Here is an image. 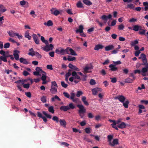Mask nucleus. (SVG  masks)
<instances>
[{"label": "nucleus", "mask_w": 148, "mask_h": 148, "mask_svg": "<svg viewBox=\"0 0 148 148\" xmlns=\"http://www.w3.org/2000/svg\"><path fill=\"white\" fill-rule=\"evenodd\" d=\"M77 106L79 109L78 110V114L81 117L83 118L84 114L86 112V109L84 106L82 104H78Z\"/></svg>", "instance_id": "nucleus-1"}, {"label": "nucleus", "mask_w": 148, "mask_h": 148, "mask_svg": "<svg viewBox=\"0 0 148 148\" xmlns=\"http://www.w3.org/2000/svg\"><path fill=\"white\" fill-rule=\"evenodd\" d=\"M58 86L56 82H52L51 84V88L50 90L51 93L55 94L57 92Z\"/></svg>", "instance_id": "nucleus-2"}, {"label": "nucleus", "mask_w": 148, "mask_h": 148, "mask_svg": "<svg viewBox=\"0 0 148 148\" xmlns=\"http://www.w3.org/2000/svg\"><path fill=\"white\" fill-rule=\"evenodd\" d=\"M92 69V67L91 65L87 64L84 68L83 72L84 74L90 73L91 72V69Z\"/></svg>", "instance_id": "nucleus-3"}, {"label": "nucleus", "mask_w": 148, "mask_h": 148, "mask_svg": "<svg viewBox=\"0 0 148 148\" xmlns=\"http://www.w3.org/2000/svg\"><path fill=\"white\" fill-rule=\"evenodd\" d=\"M145 67H143L141 69L142 75L143 76H148V64L147 63L145 65Z\"/></svg>", "instance_id": "nucleus-4"}, {"label": "nucleus", "mask_w": 148, "mask_h": 148, "mask_svg": "<svg viewBox=\"0 0 148 148\" xmlns=\"http://www.w3.org/2000/svg\"><path fill=\"white\" fill-rule=\"evenodd\" d=\"M139 59H141L143 63L142 65H146L147 64V60L145 55L144 53H142L140 55V56L139 57Z\"/></svg>", "instance_id": "nucleus-5"}, {"label": "nucleus", "mask_w": 148, "mask_h": 148, "mask_svg": "<svg viewBox=\"0 0 148 148\" xmlns=\"http://www.w3.org/2000/svg\"><path fill=\"white\" fill-rule=\"evenodd\" d=\"M55 52L58 54L64 55L65 54L64 49L61 47H60L56 49L55 50Z\"/></svg>", "instance_id": "nucleus-6"}, {"label": "nucleus", "mask_w": 148, "mask_h": 148, "mask_svg": "<svg viewBox=\"0 0 148 148\" xmlns=\"http://www.w3.org/2000/svg\"><path fill=\"white\" fill-rule=\"evenodd\" d=\"M102 91V89L99 88H96L92 90V94L94 95H96L98 92H100Z\"/></svg>", "instance_id": "nucleus-7"}, {"label": "nucleus", "mask_w": 148, "mask_h": 148, "mask_svg": "<svg viewBox=\"0 0 148 148\" xmlns=\"http://www.w3.org/2000/svg\"><path fill=\"white\" fill-rule=\"evenodd\" d=\"M115 99H118L121 103L123 102L125 100V98L123 95H119L115 98Z\"/></svg>", "instance_id": "nucleus-8"}, {"label": "nucleus", "mask_w": 148, "mask_h": 148, "mask_svg": "<svg viewBox=\"0 0 148 148\" xmlns=\"http://www.w3.org/2000/svg\"><path fill=\"white\" fill-rule=\"evenodd\" d=\"M133 30L137 32L138 31H140L142 30V27L139 25H134L133 27Z\"/></svg>", "instance_id": "nucleus-9"}, {"label": "nucleus", "mask_w": 148, "mask_h": 148, "mask_svg": "<svg viewBox=\"0 0 148 148\" xmlns=\"http://www.w3.org/2000/svg\"><path fill=\"white\" fill-rule=\"evenodd\" d=\"M20 52L19 51L15 50L14 51L13 55L14 58L16 60H18L19 59V56L18 54Z\"/></svg>", "instance_id": "nucleus-10"}, {"label": "nucleus", "mask_w": 148, "mask_h": 148, "mask_svg": "<svg viewBox=\"0 0 148 148\" xmlns=\"http://www.w3.org/2000/svg\"><path fill=\"white\" fill-rule=\"evenodd\" d=\"M50 10L51 13L54 14L55 16L58 15L60 13V12L55 8H52Z\"/></svg>", "instance_id": "nucleus-11"}, {"label": "nucleus", "mask_w": 148, "mask_h": 148, "mask_svg": "<svg viewBox=\"0 0 148 148\" xmlns=\"http://www.w3.org/2000/svg\"><path fill=\"white\" fill-rule=\"evenodd\" d=\"M69 68L75 71H80V69L77 67L76 66L73 65L71 64L70 63L69 64Z\"/></svg>", "instance_id": "nucleus-12"}, {"label": "nucleus", "mask_w": 148, "mask_h": 148, "mask_svg": "<svg viewBox=\"0 0 148 148\" xmlns=\"http://www.w3.org/2000/svg\"><path fill=\"white\" fill-rule=\"evenodd\" d=\"M114 48V47L113 45H110L106 46L105 48V49L106 51H108L113 49Z\"/></svg>", "instance_id": "nucleus-13"}, {"label": "nucleus", "mask_w": 148, "mask_h": 148, "mask_svg": "<svg viewBox=\"0 0 148 148\" xmlns=\"http://www.w3.org/2000/svg\"><path fill=\"white\" fill-rule=\"evenodd\" d=\"M84 29L83 26L82 25H80L79 26V29L76 30L75 32L77 33H82Z\"/></svg>", "instance_id": "nucleus-14"}, {"label": "nucleus", "mask_w": 148, "mask_h": 148, "mask_svg": "<svg viewBox=\"0 0 148 148\" xmlns=\"http://www.w3.org/2000/svg\"><path fill=\"white\" fill-rule=\"evenodd\" d=\"M119 144V140L117 139H114L112 143L110 142L109 145L112 146H114L115 145H118Z\"/></svg>", "instance_id": "nucleus-15"}, {"label": "nucleus", "mask_w": 148, "mask_h": 148, "mask_svg": "<svg viewBox=\"0 0 148 148\" xmlns=\"http://www.w3.org/2000/svg\"><path fill=\"white\" fill-rule=\"evenodd\" d=\"M32 37L35 43L37 45L39 44V40L38 39V37L36 35V34H34L33 35Z\"/></svg>", "instance_id": "nucleus-16"}, {"label": "nucleus", "mask_w": 148, "mask_h": 148, "mask_svg": "<svg viewBox=\"0 0 148 148\" xmlns=\"http://www.w3.org/2000/svg\"><path fill=\"white\" fill-rule=\"evenodd\" d=\"M126 125L124 122H122L120 124H119L117 125V127L120 129H123L125 128Z\"/></svg>", "instance_id": "nucleus-17"}, {"label": "nucleus", "mask_w": 148, "mask_h": 148, "mask_svg": "<svg viewBox=\"0 0 148 148\" xmlns=\"http://www.w3.org/2000/svg\"><path fill=\"white\" fill-rule=\"evenodd\" d=\"M8 33L9 36L12 37H14L16 36L17 33L12 30L9 31L8 32Z\"/></svg>", "instance_id": "nucleus-18"}, {"label": "nucleus", "mask_w": 148, "mask_h": 148, "mask_svg": "<svg viewBox=\"0 0 148 148\" xmlns=\"http://www.w3.org/2000/svg\"><path fill=\"white\" fill-rule=\"evenodd\" d=\"M111 17L112 15L111 14H109L108 16L103 15L101 17V18L103 20L106 21L108 18L110 19L111 18Z\"/></svg>", "instance_id": "nucleus-19"}, {"label": "nucleus", "mask_w": 148, "mask_h": 148, "mask_svg": "<svg viewBox=\"0 0 148 148\" xmlns=\"http://www.w3.org/2000/svg\"><path fill=\"white\" fill-rule=\"evenodd\" d=\"M109 67L110 68V70L112 71H115L118 69V68L115 65L112 64L110 65Z\"/></svg>", "instance_id": "nucleus-20"}, {"label": "nucleus", "mask_w": 148, "mask_h": 148, "mask_svg": "<svg viewBox=\"0 0 148 148\" xmlns=\"http://www.w3.org/2000/svg\"><path fill=\"white\" fill-rule=\"evenodd\" d=\"M104 46L101 44H98L95 45L94 48V49L95 50L98 51L99 49H101Z\"/></svg>", "instance_id": "nucleus-21"}, {"label": "nucleus", "mask_w": 148, "mask_h": 148, "mask_svg": "<svg viewBox=\"0 0 148 148\" xmlns=\"http://www.w3.org/2000/svg\"><path fill=\"white\" fill-rule=\"evenodd\" d=\"M86 97L85 96H82V100L84 104L86 106H88L89 105L88 102L86 101Z\"/></svg>", "instance_id": "nucleus-22"}, {"label": "nucleus", "mask_w": 148, "mask_h": 148, "mask_svg": "<svg viewBox=\"0 0 148 148\" xmlns=\"http://www.w3.org/2000/svg\"><path fill=\"white\" fill-rule=\"evenodd\" d=\"M60 124V125L64 127H66V121L64 119H60L59 120Z\"/></svg>", "instance_id": "nucleus-23"}, {"label": "nucleus", "mask_w": 148, "mask_h": 148, "mask_svg": "<svg viewBox=\"0 0 148 148\" xmlns=\"http://www.w3.org/2000/svg\"><path fill=\"white\" fill-rule=\"evenodd\" d=\"M46 45L44 47H42V49L43 50L46 51L48 52L50 50V47L48 45V44H46Z\"/></svg>", "instance_id": "nucleus-24"}, {"label": "nucleus", "mask_w": 148, "mask_h": 148, "mask_svg": "<svg viewBox=\"0 0 148 148\" xmlns=\"http://www.w3.org/2000/svg\"><path fill=\"white\" fill-rule=\"evenodd\" d=\"M60 109L62 110H63L64 111H66L69 110V108L68 106H61L60 107Z\"/></svg>", "instance_id": "nucleus-25"}, {"label": "nucleus", "mask_w": 148, "mask_h": 148, "mask_svg": "<svg viewBox=\"0 0 148 148\" xmlns=\"http://www.w3.org/2000/svg\"><path fill=\"white\" fill-rule=\"evenodd\" d=\"M126 8H130L131 9L134 10V6L132 3H129L127 5Z\"/></svg>", "instance_id": "nucleus-26"}, {"label": "nucleus", "mask_w": 148, "mask_h": 148, "mask_svg": "<svg viewBox=\"0 0 148 148\" xmlns=\"http://www.w3.org/2000/svg\"><path fill=\"white\" fill-rule=\"evenodd\" d=\"M25 37L27 38L28 40H30L32 38V37L29 35V31H26L25 32Z\"/></svg>", "instance_id": "nucleus-27"}, {"label": "nucleus", "mask_w": 148, "mask_h": 148, "mask_svg": "<svg viewBox=\"0 0 148 148\" xmlns=\"http://www.w3.org/2000/svg\"><path fill=\"white\" fill-rule=\"evenodd\" d=\"M41 75L42 76L41 78L42 80H46L47 78L46 73L45 72H44L42 73L41 74Z\"/></svg>", "instance_id": "nucleus-28"}, {"label": "nucleus", "mask_w": 148, "mask_h": 148, "mask_svg": "<svg viewBox=\"0 0 148 148\" xmlns=\"http://www.w3.org/2000/svg\"><path fill=\"white\" fill-rule=\"evenodd\" d=\"M123 106L126 108H127L128 107V104L129 103V102L128 100H126L125 102H123Z\"/></svg>", "instance_id": "nucleus-29"}, {"label": "nucleus", "mask_w": 148, "mask_h": 148, "mask_svg": "<svg viewBox=\"0 0 148 148\" xmlns=\"http://www.w3.org/2000/svg\"><path fill=\"white\" fill-rule=\"evenodd\" d=\"M44 25L46 26H50L52 25H53V23L52 22L51 20H49L48 21L47 23H44Z\"/></svg>", "instance_id": "nucleus-30"}, {"label": "nucleus", "mask_w": 148, "mask_h": 148, "mask_svg": "<svg viewBox=\"0 0 148 148\" xmlns=\"http://www.w3.org/2000/svg\"><path fill=\"white\" fill-rule=\"evenodd\" d=\"M29 51L30 52L28 53V54L29 55L31 56H32L35 55L36 52L33 51V49L32 48L29 49Z\"/></svg>", "instance_id": "nucleus-31"}, {"label": "nucleus", "mask_w": 148, "mask_h": 148, "mask_svg": "<svg viewBox=\"0 0 148 148\" xmlns=\"http://www.w3.org/2000/svg\"><path fill=\"white\" fill-rule=\"evenodd\" d=\"M69 51L70 52L69 54L75 56L77 55V54H76L75 52L71 48H70L69 49Z\"/></svg>", "instance_id": "nucleus-32"}, {"label": "nucleus", "mask_w": 148, "mask_h": 148, "mask_svg": "<svg viewBox=\"0 0 148 148\" xmlns=\"http://www.w3.org/2000/svg\"><path fill=\"white\" fill-rule=\"evenodd\" d=\"M19 61L21 63L24 64H28L29 62L27 61L26 60L23 58H20L19 59Z\"/></svg>", "instance_id": "nucleus-33"}, {"label": "nucleus", "mask_w": 148, "mask_h": 148, "mask_svg": "<svg viewBox=\"0 0 148 148\" xmlns=\"http://www.w3.org/2000/svg\"><path fill=\"white\" fill-rule=\"evenodd\" d=\"M56 100H57L58 101H61L60 99L57 95H55L54 97H53L51 98V100L52 101H54Z\"/></svg>", "instance_id": "nucleus-34"}, {"label": "nucleus", "mask_w": 148, "mask_h": 148, "mask_svg": "<svg viewBox=\"0 0 148 148\" xmlns=\"http://www.w3.org/2000/svg\"><path fill=\"white\" fill-rule=\"evenodd\" d=\"M83 1L84 4L88 5L92 4V3L89 0H83Z\"/></svg>", "instance_id": "nucleus-35"}, {"label": "nucleus", "mask_w": 148, "mask_h": 148, "mask_svg": "<svg viewBox=\"0 0 148 148\" xmlns=\"http://www.w3.org/2000/svg\"><path fill=\"white\" fill-rule=\"evenodd\" d=\"M42 112L43 114L45 115L47 118L49 119H51V115L48 114L45 111H42Z\"/></svg>", "instance_id": "nucleus-36"}, {"label": "nucleus", "mask_w": 148, "mask_h": 148, "mask_svg": "<svg viewBox=\"0 0 148 148\" xmlns=\"http://www.w3.org/2000/svg\"><path fill=\"white\" fill-rule=\"evenodd\" d=\"M134 79L130 78H127L125 79V82L127 83H132L133 82Z\"/></svg>", "instance_id": "nucleus-37"}, {"label": "nucleus", "mask_w": 148, "mask_h": 148, "mask_svg": "<svg viewBox=\"0 0 148 148\" xmlns=\"http://www.w3.org/2000/svg\"><path fill=\"white\" fill-rule=\"evenodd\" d=\"M143 5L145 6L144 9L145 11H147L148 10V2H145L143 3Z\"/></svg>", "instance_id": "nucleus-38"}, {"label": "nucleus", "mask_w": 148, "mask_h": 148, "mask_svg": "<svg viewBox=\"0 0 148 148\" xmlns=\"http://www.w3.org/2000/svg\"><path fill=\"white\" fill-rule=\"evenodd\" d=\"M27 80L25 79H22L21 80H18L17 81H16L15 82V83H18V84H20L21 83V85H23V84L24 82H25Z\"/></svg>", "instance_id": "nucleus-39"}, {"label": "nucleus", "mask_w": 148, "mask_h": 148, "mask_svg": "<svg viewBox=\"0 0 148 148\" xmlns=\"http://www.w3.org/2000/svg\"><path fill=\"white\" fill-rule=\"evenodd\" d=\"M48 110L50 112L53 114L54 113V110L52 106H50L48 108Z\"/></svg>", "instance_id": "nucleus-40"}, {"label": "nucleus", "mask_w": 148, "mask_h": 148, "mask_svg": "<svg viewBox=\"0 0 148 148\" xmlns=\"http://www.w3.org/2000/svg\"><path fill=\"white\" fill-rule=\"evenodd\" d=\"M85 132L87 134H90L91 132V129L89 127L86 128L84 129Z\"/></svg>", "instance_id": "nucleus-41"}, {"label": "nucleus", "mask_w": 148, "mask_h": 148, "mask_svg": "<svg viewBox=\"0 0 148 148\" xmlns=\"http://www.w3.org/2000/svg\"><path fill=\"white\" fill-rule=\"evenodd\" d=\"M75 58L74 57H72L70 56H69L67 60L69 61H73L75 60Z\"/></svg>", "instance_id": "nucleus-42"}, {"label": "nucleus", "mask_w": 148, "mask_h": 148, "mask_svg": "<svg viewBox=\"0 0 148 148\" xmlns=\"http://www.w3.org/2000/svg\"><path fill=\"white\" fill-rule=\"evenodd\" d=\"M41 40L42 42L45 43V44H48V41L47 40H45L44 37L42 36H41Z\"/></svg>", "instance_id": "nucleus-43"}, {"label": "nucleus", "mask_w": 148, "mask_h": 148, "mask_svg": "<svg viewBox=\"0 0 148 148\" xmlns=\"http://www.w3.org/2000/svg\"><path fill=\"white\" fill-rule=\"evenodd\" d=\"M36 71L39 72L40 74H41L43 73V72H44L41 69L40 67H38L36 68Z\"/></svg>", "instance_id": "nucleus-44"}, {"label": "nucleus", "mask_w": 148, "mask_h": 148, "mask_svg": "<svg viewBox=\"0 0 148 148\" xmlns=\"http://www.w3.org/2000/svg\"><path fill=\"white\" fill-rule=\"evenodd\" d=\"M2 61L5 62H7V60H6V59L3 57L2 56H1L0 57V65L2 63Z\"/></svg>", "instance_id": "nucleus-45"}, {"label": "nucleus", "mask_w": 148, "mask_h": 148, "mask_svg": "<svg viewBox=\"0 0 148 148\" xmlns=\"http://www.w3.org/2000/svg\"><path fill=\"white\" fill-rule=\"evenodd\" d=\"M68 106L69 108V110L70 109H73L75 108V106L72 103H69V105Z\"/></svg>", "instance_id": "nucleus-46"}, {"label": "nucleus", "mask_w": 148, "mask_h": 148, "mask_svg": "<svg viewBox=\"0 0 148 148\" xmlns=\"http://www.w3.org/2000/svg\"><path fill=\"white\" fill-rule=\"evenodd\" d=\"M41 100L43 103H46L47 101L46 97L43 96L41 98Z\"/></svg>", "instance_id": "nucleus-47"}, {"label": "nucleus", "mask_w": 148, "mask_h": 148, "mask_svg": "<svg viewBox=\"0 0 148 148\" xmlns=\"http://www.w3.org/2000/svg\"><path fill=\"white\" fill-rule=\"evenodd\" d=\"M70 48L69 47H67L65 49H64L65 51V54L66 53L68 54H69L70 52L69 51V49Z\"/></svg>", "instance_id": "nucleus-48"}, {"label": "nucleus", "mask_w": 148, "mask_h": 148, "mask_svg": "<svg viewBox=\"0 0 148 148\" xmlns=\"http://www.w3.org/2000/svg\"><path fill=\"white\" fill-rule=\"evenodd\" d=\"M124 27V26L123 24H121L119 25L118 29L120 30H122L123 29Z\"/></svg>", "instance_id": "nucleus-49"}, {"label": "nucleus", "mask_w": 148, "mask_h": 148, "mask_svg": "<svg viewBox=\"0 0 148 148\" xmlns=\"http://www.w3.org/2000/svg\"><path fill=\"white\" fill-rule=\"evenodd\" d=\"M113 136H112L110 135L108 136V141L109 142V144L110 142H111Z\"/></svg>", "instance_id": "nucleus-50"}, {"label": "nucleus", "mask_w": 148, "mask_h": 148, "mask_svg": "<svg viewBox=\"0 0 148 148\" xmlns=\"http://www.w3.org/2000/svg\"><path fill=\"white\" fill-rule=\"evenodd\" d=\"M52 120L54 121H56V123H58L59 121L58 118L56 116L53 117Z\"/></svg>", "instance_id": "nucleus-51"}, {"label": "nucleus", "mask_w": 148, "mask_h": 148, "mask_svg": "<svg viewBox=\"0 0 148 148\" xmlns=\"http://www.w3.org/2000/svg\"><path fill=\"white\" fill-rule=\"evenodd\" d=\"M131 45L132 46H134V45L138 43V41L137 40H135L134 41H132L131 42Z\"/></svg>", "instance_id": "nucleus-52"}, {"label": "nucleus", "mask_w": 148, "mask_h": 148, "mask_svg": "<svg viewBox=\"0 0 148 148\" xmlns=\"http://www.w3.org/2000/svg\"><path fill=\"white\" fill-rule=\"evenodd\" d=\"M146 32V30L145 29H142V30H140V31H139V34L140 35H143V34H145V33Z\"/></svg>", "instance_id": "nucleus-53"}, {"label": "nucleus", "mask_w": 148, "mask_h": 148, "mask_svg": "<svg viewBox=\"0 0 148 148\" xmlns=\"http://www.w3.org/2000/svg\"><path fill=\"white\" fill-rule=\"evenodd\" d=\"M77 6L78 8H82V4L80 1H78L77 4Z\"/></svg>", "instance_id": "nucleus-54"}, {"label": "nucleus", "mask_w": 148, "mask_h": 148, "mask_svg": "<svg viewBox=\"0 0 148 148\" xmlns=\"http://www.w3.org/2000/svg\"><path fill=\"white\" fill-rule=\"evenodd\" d=\"M137 21V19L136 18H131L129 21V22L130 23H134L136 22Z\"/></svg>", "instance_id": "nucleus-55"}, {"label": "nucleus", "mask_w": 148, "mask_h": 148, "mask_svg": "<svg viewBox=\"0 0 148 148\" xmlns=\"http://www.w3.org/2000/svg\"><path fill=\"white\" fill-rule=\"evenodd\" d=\"M61 86L64 88H66L68 86L67 84H65L63 81H62L61 82Z\"/></svg>", "instance_id": "nucleus-56"}, {"label": "nucleus", "mask_w": 148, "mask_h": 148, "mask_svg": "<svg viewBox=\"0 0 148 148\" xmlns=\"http://www.w3.org/2000/svg\"><path fill=\"white\" fill-rule=\"evenodd\" d=\"M24 88L26 89H28L29 88L30 84L29 83L27 84H23V85Z\"/></svg>", "instance_id": "nucleus-57"}, {"label": "nucleus", "mask_w": 148, "mask_h": 148, "mask_svg": "<svg viewBox=\"0 0 148 148\" xmlns=\"http://www.w3.org/2000/svg\"><path fill=\"white\" fill-rule=\"evenodd\" d=\"M6 10L3 7V5L1 6V7L0 9V12L1 13H3L5 12V11H6Z\"/></svg>", "instance_id": "nucleus-58"}, {"label": "nucleus", "mask_w": 148, "mask_h": 148, "mask_svg": "<svg viewBox=\"0 0 148 148\" xmlns=\"http://www.w3.org/2000/svg\"><path fill=\"white\" fill-rule=\"evenodd\" d=\"M83 94V92L81 91H78L76 94V96L77 97H79Z\"/></svg>", "instance_id": "nucleus-59"}, {"label": "nucleus", "mask_w": 148, "mask_h": 148, "mask_svg": "<svg viewBox=\"0 0 148 148\" xmlns=\"http://www.w3.org/2000/svg\"><path fill=\"white\" fill-rule=\"evenodd\" d=\"M30 14L33 18H35L36 16V15L35 14V12L34 11H31Z\"/></svg>", "instance_id": "nucleus-60"}, {"label": "nucleus", "mask_w": 148, "mask_h": 148, "mask_svg": "<svg viewBox=\"0 0 148 148\" xmlns=\"http://www.w3.org/2000/svg\"><path fill=\"white\" fill-rule=\"evenodd\" d=\"M90 84L91 85H94L96 84V82L94 79H91L90 81Z\"/></svg>", "instance_id": "nucleus-61"}, {"label": "nucleus", "mask_w": 148, "mask_h": 148, "mask_svg": "<svg viewBox=\"0 0 148 148\" xmlns=\"http://www.w3.org/2000/svg\"><path fill=\"white\" fill-rule=\"evenodd\" d=\"M63 94L65 97L68 98H70V95L68 93L66 92H64Z\"/></svg>", "instance_id": "nucleus-62"}, {"label": "nucleus", "mask_w": 148, "mask_h": 148, "mask_svg": "<svg viewBox=\"0 0 148 148\" xmlns=\"http://www.w3.org/2000/svg\"><path fill=\"white\" fill-rule=\"evenodd\" d=\"M140 51L138 50V51H136L135 53L134 54L135 56H138L139 54L140 53Z\"/></svg>", "instance_id": "nucleus-63"}, {"label": "nucleus", "mask_w": 148, "mask_h": 148, "mask_svg": "<svg viewBox=\"0 0 148 148\" xmlns=\"http://www.w3.org/2000/svg\"><path fill=\"white\" fill-rule=\"evenodd\" d=\"M86 124V121L84 120L80 123V125L82 126H83L85 125Z\"/></svg>", "instance_id": "nucleus-64"}]
</instances>
